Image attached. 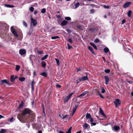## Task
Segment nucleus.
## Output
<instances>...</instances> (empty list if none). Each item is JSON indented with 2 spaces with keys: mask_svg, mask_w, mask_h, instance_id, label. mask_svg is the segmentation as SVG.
I'll return each mask as SVG.
<instances>
[{
  "mask_svg": "<svg viewBox=\"0 0 133 133\" xmlns=\"http://www.w3.org/2000/svg\"><path fill=\"white\" fill-rule=\"evenodd\" d=\"M14 118L13 117L11 118H10L9 120L10 122H12L13 121Z\"/></svg>",
  "mask_w": 133,
  "mask_h": 133,
  "instance_id": "nucleus-52",
  "label": "nucleus"
},
{
  "mask_svg": "<svg viewBox=\"0 0 133 133\" xmlns=\"http://www.w3.org/2000/svg\"><path fill=\"white\" fill-rule=\"evenodd\" d=\"M90 44L92 45L94 48L96 50H97V48L95 44L92 43L90 42Z\"/></svg>",
  "mask_w": 133,
  "mask_h": 133,
  "instance_id": "nucleus-20",
  "label": "nucleus"
},
{
  "mask_svg": "<svg viewBox=\"0 0 133 133\" xmlns=\"http://www.w3.org/2000/svg\"><path fill=\"white\" fill-rule=\"evenodd\" d=\"M65 19L66 21H70L71 20V18L69 17H66L65 18Z\"/></svg>",
  "mask_w": 133,
  "mask_h": 133,
  "instance_id": "nucleus-38",
  "label": "nucleus"
},
{
  "mask_svg": "<svg viewBox=\"0 0 133 133\" xmlns=\"http://www.w3.org/2000/svg\"><path fill=\"white\" fill-rule=\"evenodd\" d=\"M6 131V129H2L0 131V133H5Z\"/></svg>",
  "mask_w": 133,
  "mask_h": 133,
  "instance_id": "nucleus-30",
  "label": "nucleus"
},
{
  "mask_svg": "<svg viewBox=\"0 0 133 133\" xmlns=\"http://www.w3.org/2000/svg\"><path fill=\"white\" fill-rule=\"evenodd\" d=\"M59 116L60 117H61V118H62V117L63 116V115H62V114L61 115V114H60L59 115Z\"/></svg>",
  "mask_w": 133,
  "mask_h": 133,
  "instance_id": "nucleus-64",
  "label": "nucleus"
},
{
  "mask_svg": "<svg viewBox=\"0 0 133 133\" xmlns=\"http://www.w3.org/2000/svg\"><path fill=\"white\" fill-rule=\"evenodd\" d=\"M19 79L20 81L23 82L25 80V78L24 77H21L19 78Z\"/></svg>",
  "mask_w": 133,
  "mask_h": 133,
  "instance_id": "nucleus-29",
  "label": "nucleus"
},
{
  "mask_svg": "<svg viewBox=\"0 0 133 133\" xmlns=\"http://www.w3.org/2000/svg\"><path fill=\"white\" fill-rule=\"evenodd\" d=\"M104 8L107 9H108L109 8V7L108 6L104 5Z\"/></svg>",
  "mask_w": 133,
  "mask_h": 133,
  "instance_id": "nucleus-60",
  "label": "nucleus"
},
{
  "mask_svg": "<svg viewBox=\"0 0 133 133\" xmlns=\"http://www.w3.org/2000/svg\"><path fill=\"white\" fill-rule=\"evenodd\" d=\"M48 56V54H46L43 57H42L41 59V60L42 61H43L44 60V59L47 58V57Z\"/></svg>",
  "mask_w": 133,
  "mask_h": 133,
  "instance_id": "nucleus-25",
  "label": "nucleus"
},
{
  "mask_svg": "<svg viewBox=\"0 0 133 133\" xmlns=\"http://www.w3.org/2000/svg\"><path fill=\"white\" fill-rule=\"evenodd\" d=\"M90 126L88 124L85 123L83 125V128H85V129H87L88 128H90Z\"/></svg>",
  "mask_w": 133,
  "mask_h": 133,
  "instance_id": "nucleus-15",
  "label": "nucleus"
},
{
  "mask_svg": "<svg viewBox=\"0 0 133 133\" xmlns=\"http://www.w3.org/2000/svg\"><path fill=\"white\" fill-rule=\"evenodd\" d=\"M75 8H78L79 5V3L78 2H77L75 4Z\"/></svg>",
  "mask_w": 133,
  "mask_h": 133,
  "instance_id": "nucleus-37",
  "label": "nucleus"
},
{
  "mask_svg": "<svg viewBox=\"0 0 133 133\" xmlns=\"http://www.w3.org/2000/svg\"><path fill=\"white\" fill-rule=\"evenodd\" d=\"M67 115H65L64 116H63V117H62V119H64L66 117H67Z\"/></svg>",
  "mask_w": 133,
  "mask_h": 133,
  "instance_id": "nucleus-59",
  "label": "nucleus"
},
{
  "mask_svg": "<svg viewBox=\"0 0 133 133\" xmlns=\"http://www.w3.org/2000/svg\"><path fill=\"white\" fill-rule=\"evenodd\" d=\"M11 32L16 37H18V35L13 26H11L10 28Z\"/></svg>",
  "mask_w": 133,
  "mask_h": 133,
  "instance_id": "nucleus-4",
  "label": "nucleus"
},
{
  "mask_svg": "<svg viewBox=\"0 0 133 133\" xmlns=\"http://www.w3.org/2000/svg\"><path fill=\"white\" fill-rule=\"evenodd\" d=\"M68 49H73L72 46L70 45L68 43H67Z\"/></svg>",
  "mask_w": 133,
  "mask_h": 133,
  "instance_id": "nucleus-39",
  "label": "nucleus"
},
{
  "mask_svg": "<svg viewBox=\"0 0 133 133\" xmlns=\"http://www.w3.org/2000/svg\"><path fill=\"white\" fill-rule=\"evenodd\" d=\"M77 28L81 30H83V27L81 25H77Z\"/></svg>",
  "mask_w": 133,
  "mask_h": 133,
  "instance_id": "nucleus-27",
  "label": "nucleus"
},
{
  "mask_svg": "<svg viewBox=\"0 0 133 133\" xmlns=\"http://www.w3.org/2000/svg\"><path fill=\"white\" fill-rule=\"evenodd\" d=\"M66 31L68 33H70L71 32V30L69 29H66Z\"/></svg>",
  "mask_w": 133,
  "mask_h": 133,
  "instance_id": "nucleus-50",
  "label": "nucleus"
},
{
  "mask_svg": "<svg viewBox=\"0 0 133 133\" xmlns=\"http://www.w3.org/2000/svg\"><path fill=\"white\" fill-rule=\"evenodd\" d=\"M31 23H32L34 26H36L37 23L36 20L32 18H31Z\"/></svg>",
  "mask_w": 133,
  "mask_h": 133,
  "instance_id": "nucleus-10",
  "label": "nucleus"
},
{
  "mask_svg": "<svg viewBox=\"0 0 133 133\" xmlns=\"http://www.w3.org/2000/svg\"><path fill=\"white\" fill-rule=\"evenodd\" d=\"M114 103L115 104L116 107L117 108L120 105L121 101L118 99H116L114 102Z\"/></svg>",
  "mask_w": 133,
  "mask_h": 133,
  "instance_id": "nucleus-2",
  "label": "nucleus"
},
{
  "mask_svg": "<svg viewBox=\"0 0 133 133\" xmlns=\"http://www.w3.org/2000/svg\"><path fill=\"white\" fill-rule=\"evenodd\" d=\"M68 22L65 20H64L61 23V25L62 26H65L67 25Z\"/></svg>",
  "mask_w": 133,
  "mask_h": 133,
  "instance_id": "nucleus-12",
  "label": "nucleus"
},
{
  "mask_svg": "<svg viewBox=\"0 0 133 133\" xmlns=\"http://www.w3.org/2000/svg\"><path fill=\"white\" fill-rule=\"evenodd\" d=\"M90 121L91 124L94 122L93 119L92 118H90Z\"/></svg>",
  "mask_w": 133,
  "mask_h": 133,
  "instance_id": "nucleus-51",
  "label": "nucleus"
},
{
  "mask_svg": "<svg viewBox=\"0 0 133 133\" xmlns=\"http://www.w3.org/2000/svg\"><path fill=\"white\" fill-rule=\"evenodd\" d=\"M55 60L56 61L57 64L58 65H60V63L59 62V59L55 58Z\"/></svg>",
  "mask_w": 133,
  "mask_h": 133,
  "instance_id": "nucleus-34",
  "label": "nucleus"
},
{
  "mask_svg": "<svg viewBox=\"0 0 133 133\" xmlns=\"http://www.w3.org/2000/svg\"><path fill=\"white\" fill-rule=\"evenodd\" d=\"M59 38V37L58 36H53V37H52L51 38V39H58V38Z\"/></svg>",
  "mask_w": 133,
  "mask_h": 133,
  "instance_id": "nucleus-32",
  "label": "nucleus"
},
{
  "mask_svg": "<svg viewBox=\"0 0 133 133\" xmlns=\"http://www.w3.org/2000/svg\"><path fill=\"white\" fill-rule=\"evenodd\" d=\"M46 12V9L45 8H43L41 10V12L43 14L45 13Z\"/></svg>",
  "mask_w": 133,
  "mask_h": 133,
  "instance_id": "nucleus-36",
  "label": "nucleus"
},
{
  "mask_svg": "<svg viewBox=\"0 0 133 133\" xmlns=\"http://www.w3.org/2000/svg\"><path fill=\"white\" fill-rule=\"evenodd\" d=\"M99 96L102 98H104V97L101 94H99Z\"/></svg>",
  "mask_w": 133,
  "mask_h": 133,
  "instance_id": "nucleus-55",
  "label": "nucleus"
},
{
  "mask_svg": "<svg viewBox=\"0 0 133 133\" xmlns=\"http://www.w3.org/2000/svg\"><path fill=\"white\" fill-rule=\"evenodd\" d=\"M88 49L90 51H91L92 54H93L94 55H95V53L94 51L93 50V49L92 48L91 46H89L88 47Z\"/></svg>",
  "mask_w": 133,
  "mask_h": 133,
  "instance_id": "nucleus-16",
  "label": "nucleus"
},
{
  "mask_svg": "<svg viewBox=\"0 0 133 133\" xmlns=\"http://www.w3.org/2000/svg\"><path fill=\"white\" fill-rule=\"evenodd\" d=\"M86 76L82 77L79 79V82L84 81L88 79V74L87 73H86Z\"/></svg>",
  "mask_w": 133,
  "mask_h": 133,
  "instance_id": "nucleus-7",
  "label": "nucleus"
},
{
  "mask_svg": "<svg viewBox=\"0 0 133 133\" xmlns=\"http://www.w3.org/2000/svg\"><path fill=\"white\" fill-rule=\"evenodd\" d=\"M89 30L91 32H92L95 31H97L98 30V29L96 28H89Z\"/></svg>",
  "mask_w": 133,
  "mask_h": 133,
  "instance_id": "nucleus-13",
  "label": "nucleus"
},
{
  "mask_svg": "<svg viewBox=\"0 0 133 133\" xmlns=\"http://www.w3.org/2000/svg\"><path fill=\"white\" fill-rule=\"evenodd\" d=\"M14 77V75H11L10 77V81L12 82H13L15 81Z\"/></svg>",
  "mask_w": 133,
  "mask_h": 133,
  "instance_id": "nucleus-21",
  "label": "nucleus"
},
{
  "mask_svg": "<svg viewBox=\"0 0 133 133\" xmlns=\"http://www.w3.org/2000/svg\"><path fill=\"white\" fill-rule=\"evenodd\" d=\"M37 53L38 54H41L43 53V52L41 50V51L38 50L37 51Z\"/></svg>",
  "mask_w": 133,
  "mask_h": 133,
  "instance_id": "nucleus-46",
  "label": "nucleus"
},
{
  "mask_svg": "<svg viewBox=\"0 0 133 133\" xmlns=\"http://www.w3.org/2000/svg\"><path fill=\"white\" fill-rule=\"evenodd\" d=\"M34 10V8L33 7L31 6L29 10L31 11V12L33 11Z\"/></svg>",
  "mask_w": 133,
  "mask_h": 133,
  "instance_id": "nucleus-40",
  "label": "nucleus"
},
{
  "mask_svg": "<svg viewBox=\"0 0 133 133\" xmlns=\"http://www.w3.org/2000/svg\"><path fill=\"white\" fill-rule=\"evenodd\" d=\"M76 109V108H73V110H72V116L73 114H74L75 112Z\"/></svg>",
  "mask_w": 133,
  "mask_h": 133,
  "instance_id": "nucleus-44",
  "label": "nucleus"
},
{
  "mask_svg": "<svg viewBox=\"0 0 133 133\" xmlns=\"http://www.w3.org/2000/svg\"><path fill=\"white\" fill-rule=\"evenodd\" d=\"M104 78L105 79V84H107L109 82V78L107 76H105Z\"/></svg>",
  "mask_w": 133,
  "mask_h": 133,
  "instance_id": "nucleus-14",
  "label": "nucleus"
},
{
  "mask_svg": "<svg viewBox=\"0 0 133 133\" xmlns=\"http://www.w3.org/2000/svg\"><path fill=\"white\" fill-rule=\"evenodd\" d=\"M90 12L91 13H94V12H95V11L94 10V9H91L90 10Z\"/></svg>",
  "mask_w": 133,
  "mask_h": 133,
  "instance_id": "nucleus-56",
  "label": "nucleus"
},
{
  "mask_svg": "<svg viewBox=\"0 0 133 133\" xmlns=\"http://www.w3.org/2000/svg\"><path fill=\"white\" fill-rule=\"evenodd\" d=\"M41 64L42 67L44 68H45L46 66V63L44 61H42Z\"/></svg>",
  "mask_w": 133,
  "mask_h": 133,
  "instance_id": "nucleus-18",
  "label": "nucleus"
},
{
  "mask_svg": "<svg viewBox=\"0 0 133 133\" xmlns=\"http://www.w3.org/2000/svg\"><path fill=\"white\" fill-rule=\"evenodd\" d=\"M21 114L24 116L26 115H28L27 119L30 122L33 121L35 118V114L30 109L28 108H24L21 112Z\"/></svg>",
  "mask_w": 133,
  "mask_h": 133,
  "instance_id": "nucleus-1",
  "label": "nucleus"
},
{
  "mask_svg": "<svg viewBox=\"0 0 133 133\" xmlns=\"http://www.w3.org/2000/svg\"><path fill=\"white\" fill-rule=\"evenodd\" d=\"M31 90L32 91H33L34 90V86H31Z\"/></svg>",
  "mask_w": 133,
  "mask_h": 133,
  "instance_id": "nucleus-63",
  "label": "nucleus"
},
{
  "mask_svg": "<svg viewBox=\"0 0 133 133\" xmlns=\"http://www.w3.org/2000/svg\"><path fill=\"white\" fill-rule=\"evenodd\" d=\"M125 22V20L124 19H123L121 23V24H123Z\"/></svg>",
  "mask_w": 133,
  "mask_h": 133,
  "instance_id": "nucleus-54",
  "label": "nucleus"
},
{
  "mask_svg": "<svg viewBox=\"0 0 133 133\" xmlns=\"http://www.w3.org/2000/svg\"><path fill=\"white\" fill-rule=\"evenodd\" d=\"M23 24L25 26V27H27V25L26 23L24 21H23Z\"/></svg>",
  "mask_w": 133,
  "mask_h": 133,
  "instance_id": "nucleus-43",
  "label": "nucleus"
},
{
  "mask_svg": "<svg viewBox=\"0 0 133 133\" xmlns=\"http://www.w3.org/2000/svg\"><path fill=\"white\" fill-rule=\"evenodd\" d=\"M86 94V92H84L80 95H79L78 97H80V98L82 97L83 96H84Z\"/></svg>",
  "mask_w": 133,
  "mask_h": 133,
  "instance_id": "nucleus-24",
  "label": "nucleus"
},
{
  "mask_svg": "<svg viewBox=\"0 0 133 133\" xmlns=\"http://www.w3.org/2000/svg\"><path fill=\"white\" fill-rule=\"evenodd\" d=\"M35 83L34 80L33 79L31 82V86H34V84Z\"/></svg>",
  "mask_w": 133,
  "mask_h": 133,
  "instance_id": "nucleus-48",
  "label": "nucleus"
},
{
  "mask_svg": "<svg viewBox=\"0 0 133 133\" xmlns=\"http://www.w3.org/2000/svg\"><path fill=\"white\" fill-rule=\"evenodd\" d=\"M76 69L77 70V72H78V71H81V69H80V68H77Z\"/></svg>",
  "mask_w": 133,
  "mask_h": 133,
  "instance_id": "nucleus-58",
  "label": "nucleus"
},
{
  "mask_svg": "<svg viewBox=\"0 0 133 133\" xmlns=\"http://www.w3.org/2000/svg\"><path fill=\"white\" fill-rule=\"evenodd\" d=\"M105 90L103 88H101V92L102 93H104L105 92Z\"/></svg>",
  "mask_w": 133,
  "mask_h": 133,
  "instance_id": "nucleus-47",
  "label": "nucleus"
},
{
  "mask_svg": "<svg viewBox=\"0 0 133 133\" xmlns=\"http://www.w3.org/2000/svg\"><path fill=\"white\" fill-rule=\"evenodd\" d=\"M99 41V39L98 38H96L94 40V42L96 43H98Z\"/></svg>",
  "mask_w": 133,
  "mask_h": 133,
  "instance_id": "nucleus-41",
  "label": "nucleus"
},
{
  "mask_svg": "<svg viewBox=\"0 0 133 133\" xmlns=\"http://www.w3.org/2000/svg\"><path fill=\"white\" fill-rule=\"evenodd\" d=\"M56 87L57 88H60L61 87V86L59 84H57L56 85Z\"/></svg>",
  "mask_w": 133,
  "mask_h": 133,
  "instance_id": "nucleus-57",
  "label": "nucleus"
},
{
  "mask_svg": "<svg viewBox=\"0 0 133 133\" xmlns=\"http://www.w3.org/2000/svg\"><path fill=\"white\" fill-rule=\"evenodd\" d=\"M132 13V11L131 10H129L128 12L127 13L128 16L130 17H131V15Z\"/></svg>",
  "mask_w": 133,
  "mask_h": 133,
  "instance_id": "nucleus-31",
  "label": "nucleus"
},
{
  "mask_svg": "<svg viewBox=\"0 0 133 133\" xmlns=\"http://www.w3.org/2000/svg\"><path fill=\"white\" fill-rule=\"evenodd\" d=\"M104 72L106 73H109L110 72V70L109 69H105Z\"/></svg>",
  "mask_w": 133,
  "mask_h": 133,
  "instance_id": "nucleus-42",
  "label": "nucleus"
},
{
  "mask_svg": "<svg viewBox=\"0 0 133 133\" xmlns=\"http://www.w3.org/2000/svg\"><path fill=\"white\" fill-rule=\"evenodd\" d=\"M91 115L90 114L87 113V114L86 116L87 119L90 118H91Z\"/></svg>",
  "mask_w": 133,
  "mask_h": 133,
  "instance_id": "nucleus-28",
  "label": "nucleus"
},
{
  "mask_svg": "<svg viewBox=\"0 0 133 133\" xmlns=\"http://www.w3.org/2000/svg\"><path fill=\"white\" fill-rule=\"evenodd\" d=\"M96 123H95L92 122L91 123V126L95 125H96Z\"/></svg>",
  "mask_w": 133,
  "mask_h": 133,
  "instance_id": "nucleus-53",
  "label": "nucleus"
},
{
  "mask_svg": "<svg viewBox=\"0 0 133 133\" xmlns=\"http://www.w3.org/2000/svg\"><path fill=\"white\" fill-rule=\"evenodd\" d=\"M5 83L9 85H10V84L9 83V81L7 79H3L0 81V84H3Z\"/></svg>",
  "mask_w": 133,
  "mask_h": 133,
  "instance_id": "nucleus-6",
  "label": "nucleus"
},
{
  "mask_svg": "<svg viewBox=\"0 0 133 133\" xmlns=\"http://www.w3.org/2000/svg\"><path fill=\"white\" fill-rule=\"evenodd\" d=\"M65 133H71V131L68 130L65 132Z\"/></svg>",
  "mask_w": 133,
  "mask_h": 133,
  "instance_id": "nucleus-61",
  "label": "nucleus"
},
{
  "mask_svg": "<svg viewBox=\"0 0 133 133\" xmlns=\"http://www.w3.org/2000/svg\"><path fill=\"white\" fill-rule=\"evenodd\" d=\"M40 75L44 77H46L48 75L47 73L46 72H43L40 74Z\"/></svg>",
  "mask_w": 133,
  "mask_h": 133,
  "instance_id": "nucleus-23",
  "label": "nucleus"
},
{
  "mask_svg": "<svg viewBox=\"0 0 133 133\" xmlns=\"http://www.w3.org/2000/svg\"><path fill=\"white\" fill-rule=\"evenodd\" d=\"M5 6L6 7L9 8H13L15 7V6L14 5H10L8 4H5Z\"/></svg>",
  "mask_w": 133,
  "mask_h": 133,
  "instance_id": "nucleus-19",
  "label": "nucleus"
},
{
  "mask_svg": "<svg viewBox=\"0 0 133 133\" xmlns=\"http://www.w3.org/2000/svg\"><path fill=\"white\" fill-rule=\"evenodd\" d=\"M74 94V93H71L69 94L65 98L63 101L64 103H66L67 102L70 97Z\"/></svg>",
  "mask_w": 133,
  "mask_h": 133,
  "instance_id": "nucleus-3",
  "label": "nucleus"
},
{
  "mask_svg": "<svg viewBox=\"0 0 133 133\" xmlns=\"http://www.w3.org/2000/svg\"><path fill=\"white\" fill-rule=\"evenodd\" d=\"M112 130L114 131L115 132H118L120 130V127L119 126L115 125L112 128Z\"/></svg>",
  "mask_w": 133,
  "mask_h": 133,
  "instance_id": "nucleus-5",
  "label": "nucleus"
},
{
  "mask_svg": "<svg viewBox=\"0 0 133 133\" xmlns=\"http://www.w3.org/2000/svg\"><path fill=\"white\" fill-rule=\"evenodd\" d=\"M43 116H45L46 115H45V110H44V107H43Z\"/></svg>",
  "mask_w": 133,
  "mask_h": 133,
  "instance_id": "nucleus-45",
  "label": "nucleus"
},
{
  "mask_svg": "<svg viewBox=\"0 0 133 133\" xmlns=\"http://www.w3.org/2000/svg\"><path fill=\"white\" fill-rule=\"evenodd\" d=\"M20 68V66L18 65H16V68L15 69V70L16 71H18Z\"/></svg>",
  "mask_w": 133,
  "mask_h": 133,
  "instance_id": "nucleus-33",
  "label": "nucleus"
},
{
  "mask_svg": "<svg viewBox=\"0 0 133 133\" xmlns=\"http://www.w3.org/2000/svg\"><path fill=\"white\" fill-rule=\"evenodd\" d=\"M103 51L105 53H107L109 51V50L107 47H105L104 48Z\"/></svg>",
  "mask_w": 133,
  "mask_h": 133,
  "instance_id": "nucleus-26",
  "label": "nucleus"
},
{
  "mask_svg": "<svg viewBox=\"0 0 133 133\" xmlns=\"http://www.w3.org/2000/svg\"><path fill=\"white\" fill-rule=\"evenodd\" d=\"M18 118L20 121L22 123H24L25 122V119H23L22 117L21 116H19V115H18Z\"/></svg>",
  "mask_w": 133,
  "mask_h": 133,
  "instance_id": "nucleus-11",
  "label": "nucleus"
},
{
  "mask_svg": "<svg viewBox=\"0 0 133 133\" xmlns=\"http://www.w3.org/2000/svg\"><path fill=\"white\" fill-rule=\"evenodd\" d=\"M32 30L30 31L28 33V34L29 35H30L31 34H32Z\"/></svg>",
  "mask_w": 133,
  "mask_h": 133,
  "instance_id": "nucleus-49",
  "label": "nucleus"
},
{
  "mask_svg": "<svg viewBox=\"0 0 133 133\" xmlns=\"http://www.w3.org/2000/svg\"><path fill=\"white\" fill-rule=\"evenodd\" d=\"M19 53L21 55H23L26 54V50L24 49H21L19 50Z\"/></svg>",
  "mask_w": 133,
  "mask_h": 133,
  "instance_id": "nucleus-8",
  "label": "nucleus"
},
{
  "mask_svg": "<svg viewBox=\"0 0 133 133\" xmlns=\"http://www.w3.org/2000/svg\"><path fill=\"white\" fill-rule=\"evenodd\" d=\"M67 41L69 42L70 44H72L73 42L72 41L71 38H69L68 39Z\"/></svg>",
  "mask_w": 133,
  "mask_h": 133,
  "instance_id": "nucleus-35",
  "label": "nucleus"
},
{
  "mask_svg": "<svg viewBox=\"0 0 133 133\" xmlns=\"http://www.w3.org/2000/svg\"><path fill=\"white\" fill-rule=\"evenodd\" d=\"M131 4V2H130L125 3L123 5V8H125L129 7Z\"/></svg>",
  "mask_w": 133,
  "mask_h": 133,
  "instance_id": "nucleus-9",
  "label": "nucleus"
},
{
  "mask_svg": "<svg viewBox=\"0 0 133 133\" xmlns=\"http://www.w3.org/2000/svg\"><path fill=\"white\" fill-rule=\"evenodd\" d=\"M24 104L23 102V101H21V103L20 104L18 107V109H20L23 106Z\"/></svg>",
  "mask_w": 133,
  "mask_h": 133,
  "instance_id": "nucleus-22",
  "label": "nucleus"
},
{
  "mask_svg": "<svg viewBox=\"0 0 133 133\" xmlns=\"http://www.w3.org/2000/svg\"><path fill=\"white\" fill-rule=\"evenodd\" d=\"M99 112L100 114L103 117H105V114L104 113V112L102 110V109L101 108H99Z\"/></svg>",
  "mask_w": 133,
  "mask_h": 133,
  "instance_id": "nucleus-17",
  "label": "nucleus"
},
{
  "mask_svg": "<svg viewBox=\"0 0 133 133\" xmlns=\"http://www.w3.org/2000/svg\"><path fill=\"white\" fill-rule=\"evenodd\" d=\"M56 16L58 18H59L61 17V16L60 15H56Z\"/></svg>",
  "mask_w": 133,
  "mask_h": 133,
  "instance_id": "nucleus-62",
  "label": "nucleus"
}]
</instances>
